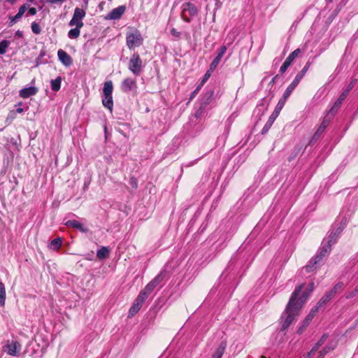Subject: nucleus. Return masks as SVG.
Segmentation results:
<instances>
[{
  "instance_id": "1",
  "label": "nucleus",
  "mask_w": 358,
  "mask_h": 358,
  "mask_svg": "<svg viewBox=\"0 0 358 358\" xmlns=\"http://www.w3.org/2000/svg\"><path fill=\"white\" fill-rule=\"evenodd\" d=\"M303 284L297 286L292 292L288 303L280 317L281 331H285L292 323L299 310L308 299V295L303 294L304 299H298L303 287Z\"/></svg>"
},
{
  "instance_id": "2",
  "label": "nucleus",
  "mask_w": 358,
  "mask_h": 358,
  "mask_svg": "<svg viewBox=\"0 0 358 358\" xmlns=\"http://www.w3.org/2000/svg\"><path fill=\"white\" fill-rule=\"evenodd\" d=\"M330 253L329 244L322 246L317 251L316 255L313 257L308 263L301 269V273L304 271L307 273L315 271L324 262V258L327 257Z\"/></svg>"
},
{
  "instance_id": "3",
  "label": "nucleus",
  "mask_w": 358,
  "mask_h": 358,
  "mask_svg": "<svg viewBox=\"0 0 358 358\" xmlns=\"http://www.w3.org/2000/svg\"><path fill=\"white\" fill-rule=\"evenodd\" d=\"M143 38L138 29L127 32L126 36L127 45L129 49L139 47L142 45Z\"/></svg>"
},
{
  "instance_id": "4",
  "label": "nucleus",
  "mask_w": 358,
  "mask_h": 358,
  "mask_svg": "<svg viewBox=\"0 0 358 358\" xmlns=\"http://www.w3.org/2000/svg\"><path fill=\"white\" fill-rule=\"evenodd\" d=\"M198 13L197 8L192 3L187 2L182 5L181 17L187 22L191 21V18L196 16Z\"/></svg>"
},
{
  "instance_id": "5",
  "label": "nucleus",
  "mask_w": 358,
  "mask_h": 358,
  "mask_svg": "<svg viewBox=\"0 0 358 358\" xmlns=\"http://www.w3.org/2000/svg\"><path fill=\"white\" fill-rule=\"evenodd\" d=\"M166 273V270H162L160 273L152 280H151L142 291L147 295H149L154 289L164 280Z\"/></svg>"
},
{
  "instance_id": "6",
  "label": "nucleus",
  "mask_w": 358,
  "mask_h": 358,
  "mask_svg": "<svg viewBox=\"0 0 358 358\" xmlns=\"http://www.w3.org/2000/svg\"><path fill=\"white\" fill-rule=\"evenodd\" d=\"M284 106L282 104L281 102H278L275 106V108L274 111L272 113V114L270 115L268 120H267L266 123L264 126L262 130V134H266L270 128L271 127L272 124H273L274 121L280 114V112Z\"/></svg>"
},
{
  "instance_id": "7",
  "label": "nucleus",
  "mask_w": 358,
  "mask_h": 358,
  "mask_svg": "<svg viewBox=\"0 0 358 358\" xmlns=\"http://www.w3.org/2000/svg\"><path fill=\"white\" fill-rule=\"evenodd\" d=\"M3 350L10 356L18 357L21 350V345L16 341H8L3 347Z\"/></svg>"
},
{
  "instance_id": "8",
  "label": "nucleus",
  "mask_w": 358,
  "mask_h": 358,
  "mask_svg": "<svg viewBox=\"0 0 358 358\" xmlns=\"http://www.w3.org/2000/svg\"><path fill=\"white\" fill-rule=\"evenodd\" d=\"M142 67V60L138 54L134 53L129 62V69L136 76L140 74Z\"/></svg>"
},
{
  "instance_id": "9",
  "label": "nucleus",
  "mask_w": 358,
  "mask_h": 358,
  "mask_svg": "<svg viewBox=\"0 0 358 358\" xmlns=\"http://www.w3.org/2000/svg\"><path fill=\"white\" fill-rule=\"evenodd\" d=\"M86 13L85 11L80 8H76L74 10V13L72 19L69 22V25L76 26L78 27H83L84 24L82 20L85 17Z\"/></svg>"
},
{
  "instance_id": "10",
  "label": "nucleus",
  "mask_w": 358,
  "mask_h": 358,
  "mask_svg": "<svg viewBox=\"0 0 358 358\" xmlns=\"http://www.w3.org/2000/svg\"><path fill=\"white\" fill-rule=\"evenodd\" d=\"M299 53L300 49L297 48L289 55V56L286 58L280 68L279 71L281 75H282L287 71V68L291 65L294 59L298 56Z\"/></svg>"
},
{
  "instance_id": "11",
  "label": "nucleus",
  "mask_w": 358,
  "mask_h": 358,
  "mask_svg": "<svg viewBox=\"0 0 358 358\" xmlns=\"http://www.w3.org/2000/svg\"><path fill=\"white\" fill-rule=\"evenodd\" d=\"M330 118L331 117H325L323 119L322 123L320 124V125L316 130L315 133L314 134V135L310 142V144H312L314 142H315L318 139V138L320 136V135L324 132V131L325 130L326 127L328 126V124L330 122Z\"/></svg>"
},
{
  "instance_id": "12",
  "label": "nucleus",
  "mask_w": 358,
  "mask_h": 358,
  "mask_svg": "<svg viewBox=\"0 0 358 358\" xmlns=\"http://www.w3.org/2000/svg\"><path fill=\"white\" fill-rule=\"evenodd\" d=\"M59 60L66 66H69L72 64L73 60L71 57L64 50L59 49L57 52Z\"/></svg>"
},
{
  "instance_id": "13",
  "label": "nucleus",
  "mask_w": 358,
  "mask_h": 358,
  "mask_svg": "<svg viewBox=\"0 0 358 358\" xmlns=\"http://www.w3.org/2000/svg\"><path fill=\"white\" fill-rule=\"evenodd\" d=\"M136 87V81L131 78H125L121 83V90L123 92H129Z\"/></svg>"
},
{
  "instance_id": "14",
  "label": "nucleus",
  "mask_w": 358,
  "mask_h": 358,
  "mask_svg": "<svg viewBox=\"0 0 358 358\" xmlns=\"http://www.w3.org/2000/svg\"><path fill=\"white\" fill-rule=\"evenodd\" d=\"M126 7L124 6H120L113 9L108 14V18L110 20H118L124 13Z\"/></svg>"
},
{
  "instance_id": "15",
  "label": "nucleus",
  "mask_w": 358,
  "mask_h": 358,
  "mask_svg": "<svg viewBox=\"0 0 358 358\" xmlns=\"http://www.w3.org/2000/svg\"><path fill=\"white\" fill-rule=\"evenodd\" d=\"M227 51V47L223 45L219 50L217 52V55L211 62L210 67H211V70H215L218 66L222 57L225 54Z\"/></svg>"
},
{
  "instance_id": "16",
  "label": "nucleus",
  "mask_w": 358,
  "mask_h": 358,
  "mask_svg": "<svg viewBox=\"0 0 358 358\" xmlns=\"http://www.w3.org/2000/svg\"><path fill=\"white\" fill-rule=\"evenodd\" d=\"M38 92V89L36 87L30 86L20 90L19 95L23 99L29 98L31 96L35 95Z\"/></svg>"
},
{
  "instance_id": "17",
  "label": "nucleus",
  "mask_w": 358,
  "mask_h": 358,
  "mask_svg": "<svg viewBox=\"0 0 358 358\" xmlns=\"http://www.w3.org/2000/svg\"><path fill=\"white\" fill-rule=\"evenodd\" d=\"M65 225L66 227H70L77 229L83 233H87L88 231V229L87 227H84L83 224H82L80 222H79L78 221H77L76 220L67 221L65 223Z\"/></svg>"
},
{
  "instance_id": "18",
  "label": "nucleus",
  "mask_w": 358,
  "mask_h": 358,
  "mask_svg": "<svg viewBox=\"0 0 358 358\" xmlns=\"http://www.w3.org/2000/svg\"><path fill=\"white\" fill-rule=\"evenodd\" d=\"M328 338V334H323L322 337L319 339V341L315 344V345L313 347L310 352L308 354L307 358H310V355L313 353H315L325 342V341Z\"/></svg>"
},
{
  "instance_id": "19",
  "label": "nucleus",
  "mask_w": 358,
  "mask_h": 358,
  "mask_svg": "<svg viewBox=\"0 0 358 358\" xmlns=\"http://www.w3.org/2000/svg\"><path fill=\"white\" fill-rule=\"evenodd\" d=\"M102 103L103 105L110 110H113V100L112 95H102Z\"/></svg>"
},
{
  "instance_id": "20",
  "label": "nucleus",
  "mask_w": 358,
  "mask_h": 358,
  "mask_svg": "<svg viewBox=\"0 0 358 358\" xmlns=\"http://www.w3.org/2000/svg\"><path fill=\"white\" fill-rule=\"evenodd\" d=\"M226 347H227L226 342L222 341L220 344L218 348L216 349V350L215 351L214 354L212 356V358H222V357L225 351Z\"/></svg>"
},
{
  "instance_id": "21",
  "label": "nucleus",
  "mask_w": 358,
  "mask_h": 358,
  "mask_svg": "<svg viewBox=\"0 0 358 358\" xmlns=\"http://www.w3.org/2000/svg\"><path fill=\"white\" fill-rule=\"evenodd\" d=\"M341 229H338L336 232H331L329 236V241L327 243H323L322 246H325V245L329 244L330 250H331V245L336 243L337 237H338V234L341 233Z\"/></svg>"
},
{
  "instance_id": "22",
  "label": "nucleus",
  "mask_w": 358,
  "mask_h": 358,
  "mask_svg": "<svg viewBox=\"0 0 358 358\" xmlns=\"http://www.w3.org/2000/svg\"><path fill=\"white\" fill-rule=\"evenodd\" d=\"M295 88H296L295 87H294L292 85L290 84L287 87L286 90L285 91V92L282 95V97L278 101V102H281L283 106H285L287 99H288V97L290 96V94H292V92H293V90Z\"/></svg>"
},
{
  "instance_id": "23",
  "label": "nucleus",
  "mask_w": 358,
  "mask_h": 358,
  "mask_svg": "<svg viewBox=\"0 0 358 358\" xmlns=\"http://www.w3.org/2000/svg\"><path fill=\"white\" fill-rule=\"evenodd\" d=\"M113 90V85L111 80L104 83L103 89V95H112Z\"/></svg>"
},
{
  "instance_id": "24",
  "label": "nucleus",
  "mask_w": 358,
  "mask_h": 358,
  "mask_svg": "<svg viewBox=\"0 0 358 358\" xmlns=\"http://www.w3.org/2000/svg\"><path fill=\"white\" fill-rule=\"evenodd\" d=\"M213 96V90L208 91L206 93V94L201 103V104L203 106V107H206V108L207 107V106L211 102Z\"/></svg>"
},
{
  "instance_id": "25",
  "label": "nucleus",
  "mask_w": 358,
  "mask_h": 358,
  "mask_svg": "<svg viewBox=\"0 0 358 358\" xmlns=\"http://www.w3.org/2000/svg\"><path fill=\"white\" fill-rule=\"evenodd\" d=\"M62 78L58 76L55 80H51L50 87L52 91L57 92L61 87Z\"/></svg>"
},
{
  "instance_id": "26",
  "label": "nucleus",
  "mask_w": 358,
  "mask_h": 358,
  "mask_svg": "<svg viewBox=\"0 0 358 358\" xmlns=\"http://www.w3.org/2000/svg\"><path fill=\"white\" fill-rule=\"evenodd\" d=\"M109 254V250L108 248L102 246L99 250L96 252V257L99 259H106Z\"/></svg>"
},
{
  "instance_id": "27",
  "label": "nucleus",
  "mask_w": 358,
  "mask_h": 358,
  "mask_svg": "<svg viewBox=\"0 0 358 358\" xmlns=\"http://www.w3.org/2000/svg\"><path fill=\"white\" fill-rule=\"evenodd\" d=\"M148 297V295H147L145 292H143L142 290L140 292L139 294L138 295L137 298L136 299L134 303L137 304L138 306L142 307L143 303Z\"/></svg>"
},
{
  "instance_id": "28",
  "label": "nucleus",
  "mask_w": 358,
  "mask_h": 358,
  "mask_svg": "<svg viewBox=\"0 0 358 358\" xmlns=\"http://www.w3.org/2000/svg\"><path fill=\"white\" fill-rule=\"evenodd\" d=\"M334 344H329L325 346L322 350L319 352L318 358H324V356L329 353L330 351L333 350L335 348Z\"/></svg>"
},
{
  "instance_id": "29",
  "label": "nucleus",
  "mask_w": 358,
  "mask_h": 358,
  "mask_svg": "<svg viewBox=\"0 0 358 358\" xmlns=\"http://www.w3.org/2000/svg\"><path fill=\"white\" fill-rule=\"evenodd\" d=\"M6 288L2 282L0 281V306H4L6 302Z\"/></svg>"
},
{
  "instance_id": "30",
  "label": "nucleus",
  "mask_w": 358,
  "mask_h": 358,
  "mask_svg": "<svg viewBox=\"0 0 358 358\" xmlns=\"http://www.w3.org/2000/svg\"><path fill=\"white\" fill-rule=\"evenodd\" d=\"M62 244V238H57L53 239L50 242L49 247L54 250H57L60 248Z\"/></svg>"
},
{
  "instance_id": "31",
  "label": "nucleus",
  "mask_w": 358,
  "mask_h": 358,
  "mask_svg": "<svg viewBox=\"0 0 358 358\" xmlns=\"http://www.w3.org/2000/svg\"><path fill=\"white\" fill-rule=\"evenodd\" d=\"M344 287V283L343 282H338L336 285L328 292L331 298L334 297V296L338 292V290L343 289Z\"/></svg>"
},
{
  "instance_id": "32",
  "label": "nucleus",
  "mask_w": 358,
  "mask_h": 358,
  "mask_svg": "<svg viewBox=\"0 0 358 358\" xmlns=\"http://www.w3.org/2000/svg\"><path fill=\"white\" fill-rule=\"evenodd\" d=\"M81 27H76L73 29H71V30H69V31L68 32V36L69 38H77L79 36H80V29Z\"/></svg>"
},
{
  "instance_id": "33",
  "label": "nucleus",
  "mask_w": 358,
  "mask_h": 358,
  "mask_svg": "<svg viewBox=\"0 0 358 358\" xmlns=\"http://www.w3.org/2000/svg\"><path fill=\"white\" fill-rule=\"evenodd\" d=\"M342 103H343V101L338 99L337 101L334 103V106L329 110L328 115H331V116L334 115L335 113L338 110V108L341 107Z\"/></svg>"
},
{
  "instance_id": "34",
  "label": "nucleus",
  "mask_w": 358,
  "mask_h": 358,
  "mask_svg": "<svg viewBox=\"0 0 358 358\" xmlns=\"http://www.w3.org/2000/svg\"><path fill=\"white\" fill-rule=\"evenodd\" d=\"M313 319L309 317V316L307 315V317L305 318V320L303 321V323H302V325L300 326L299 328H298V330H297V333L299 334H301L303 333V331H304V329L308 327V325L309 324L310 322Z\"/></svg>"
},
{
  "instance_id": "35",
  "label": "nucleus",
  "mask_w": 358,
  "mask_h": 358,
  "mask_svg": "<svg viewBox=\"0 0 358 358\" xmlns=\"http://www.w3.org/2000/svg\"><path fill=\"white\" fill-rule=\"evenodd\" d=\"M332 298L330 296V295L327 293L324 294L320 300L317 302L318 306L320 308L323 307L327 303H328Z\"/></svg>"
},
{
  "instance_id": "36",
  "label": "nucleus",
  "mask_w": 358,
  "mask_h": 358,
  "mask_svg": "<svg viewBox=\"0 0 358 358\" xmlns=\"http://www.w3.org/2000/svg\"><path fill=\"white\" fill-rule=\"evenodd\" d=\"M265 100L262 99V103L257 105V110L259 111V113H261V115H262L264 112L267 110V107L268 103H265Z\"/></svg>"
},
{
  "instance_id": "37",
  "label": "nucleus",
  "mask_w": 358,
  "mask_h": 358,
  "mask_svg": "<svg viewBox=\"0 0 358 358\" xmlns=\"http://www.w3.org/2000/svg\"><path fill=\"white\" fill-rule=\"evenodd\" d=\"M141 308V306H139L137 304L134 303V304L131 306V307L130 308V309L129 310V317H133L135 314H136L140 310Z\"/></svg>"
},
{
  "instance_id": "38",
  "label": "nucleus",
  "mask_w": 358,
  "mask_h": 358,
  "mask_svg": "<svg viewBox=\"0 0 358 358\" xmlns=\"http://www.w3.org/2000/svg\"><path fill=\"white\" fill-rule=\"evenodd\" d=\"M8 45L9 42L6 40H3L0 42V55H3L6 53Z\"/></svg>"
},
{
  "instance_id": "39",
  "label": "nucleus",
  "mask_w": 358,
  "mask_h": 358,
  "mask_svg": "<svg viewBox=\"0 0 358 358\" xmlns=\"http://www.w3.org/2000/svg\"><path fill=\"white\" fill-rule=\"evenodd\" d=\"M31 30L35 34H39L41 31V27L38 23L34 22L31 23Z\"/></svg>"
},
{
  "instance_id": "40",
  "label": "nucleus",
  "mask_w": 358,
  "mask_h": 358,
  "mask_svg": "<svg viewBox=\"0 0 358 358\" xmlns=\"http://www.w3.org/2000/svg\"><path fill=\"white\" fill-rule=\"evenodd\" d=\"M214 70H211V67L209 68V69L206 72V73L204 74L203 77V79L201 81V85H204V83L209 79V78L211 76V73Z\"/></svg>"
},
{
  "instance_id": "41",
  "label": "nucleus",
  "mask_w": 358,
  "mask_h": 358,
  "mask_svg": "<svg viewBox=\"0 0 358 358\" xmlns=\"http://www.w3.org/2000/svg\"><path fill=\"white\" fill-rule=\"evenodd\" d=\"M22 17V16L17 13L15 16L13 17H10L9 19H10V22H9V27H12L14 24H15L20 18Z\"/></svg>"
},
{
  "instance_id": "42",
  "label": "nucleus",
  "mask_w": 358,
  "mask_h": 358,
  "mask_svg": "<svg viewBox=\"0 0 358 358\" xmlns=\"http://www.w3.org/2000/svg\"><path fill=\"white\" fill-rule=\"evenodd\" d=\"M303 76H302L301 73H298L295 78L294 79V80L292 82L291 85H292L294 87H296L298 85V84L299 83V82L301 81V80L303 78Z\"/></svg>"
},
{
  "instance_id": "43",
  "label": "nucleus",
  "mask_w": 358,
  "mask_h": 358,
  "mask_svg": "<svg viewBox=\"0 0 358 358\" xmlns=\"http://www.w3.org/2000/svg\"><path fill=\"white\" fill-rule=\"evenodd\" d=\"M320 308V307L318 306V305L317 304L315 307H313L310 310V311L309 314L308 315V316H309V317L313 319L314 317V316L315 315V314L319 311Z\"/></svg>"
},
{
  "instance_id": "44",
  "label": "nucleus",
  "mask_w": 358,
  "mask_h": 358,
  "mask_svg": "<svg viewBox=\"0 0 358 358\" xmlns=\"http://www.w3.org/2000/svg\"><path fill=\"white\" fill-rule=\"evenodd\" d=\"M358 293V287L357 286L354 290H352V292L348 293L346 294V299H352L353 297H355Z\"/></svg>"
},
{
  "instance_id": "45",
  "label": "nucleus",
  "mask_w": 358,
  "mask_h": 358,
  "mask_svg": "<svg viewBox=\"0 0 358 358\" xmlns=\"http://www.w3.org/2000/svg\"><path fill=\"white\" fill-rule=\"evenodd\" d=\"M29 8V5L27 3H24L22 5L18 10V14H20L21 16L23 15V14L25 13V11Z\"/></svg>"
},
{
  "instance_id": "46",
  "label": "nucleus",
  "mask_w": 358,
  "mask_h": 358,
  "mask_svg": "<svg viewBox=\"0 0 358 358\" xmlns=\"http://www.w3.org/2000/svg\"><path fill=\"white\" fill-rule=\"evenodd\" d=\"M129 184L134 189H136L138 187L137 179L134 177H131L129 179Z\"/></svg>"
},
{
  "instance_id": "47",
  "label": "nucleus",
  "mask_w": 358,
  "mask_h": 358,
  "mask_svg": "<svg viewBox=\"0 0 358 358\" xmlns=\"http://www.w3.org/2000/svg\"><path fill=\"white\" fill-rule=\"evenodd\" d=\"M313 289H314V282H311V283L309 284V288H308V292H303L302 296L299 299H304V297H303V294H305L308 295V296L309 294L311 292H313Z\"/></svg>"
},
{
  "instance_id": "48",
  "label": "nucleus",
  "mask_w": 358,
  "mask_h": 358,
  "mask_svg": "<svg viewBox=\"0 0 358 358\" xmlns=\"http://www.w3.org/2000/svg\"><path fill=\"white\" fill-rule=\"evenodd\" d=\"M205 109H206V107H203V106L201 104L199 108L196 110V112L195 113V116L196 117H199L200 116H201L202 114L203 113Z\"/></svg>"
},
{
  "instance_id": "49",
  "label": "nucleus",
  "mask_w": 358,
  "mask_h": 358,
  "mask_svg": "<svg viewBox=\"0 0 358 358\" xmlns=\"http://www.w3.org/2000/svg\"><path fill=\"white\" fill-rule=\"evenodd\" d=\"M203 86V85H201V83L196 87V88L192 92L191 94V96H190V99H192L195 96L196 94H197V93L199 92V91L200 90L201 87Z\"/></svg>"
},
{
  "instance_id": "50",
  "label": "nucleus",
  "mask_w": 358,
  "mask_h": 358,
  "mask_svg": "<svg viewBox=\"0 0 358 358\" xmlns=\"http://www.w3.org/2000/svg\"><path fill=\"white\" fill-rule=\"evenodd\" d=\"M171 34L173 36H176V37H180V32L178 31L175 28H173L171 30Z\"/></svg>"
},
{
  "instance_id": "51",
  "label": "nucleus",
  "mask_w": 358,
  "mask_h": 358,
  "mask_svg": "<svg viewBox=\"0 0 358 358\" xmlns=\"http://www.w3.org/2000/svg\"><path fill=\"white\" fill-rule=\"evenodd\" d=\"M308 67H309V63L308 62L306 66L303 68V69L299 72V73H301L302 76H304V75L306 74V73L307 72L308 69Z\"/></svg>"
},
{
  "instance_id": "52",
  "label": "nucleus",
  "mask_w": 358,
  "mask_h": 358,
  "mask_svg": "<svg viewBox=\"0 0 358 358\" xmlns=\"http://www.w3.org/2000/svg\"><path fill=\"white\" fill-rule=\"evenodd\" d=\"M348 93V91H344L338 97V99L341 101H344L345 98L347 97Z\"/></svg>"
},
{
  "instance_id": "53",
  "label": "nucleus",
  "mask_w": 358,
  "mask_h": 358,
  "mask_svg": "<svg viewBox=\"0 0 358 358\" xmlns=\"http://www.w3.org/2000/svg\"><path fill=\"white\" fill-rule=\"evenodd\" d=\"M28 14L31 15H34L36 14L37 13V10L35 8H28Z\"/></svg>"
},
{
  "instance_id": "54",
  "label": "nucleus",
  "mask_w": 358,
  "mask_h": 358,
  "mask_svg": "<svg viewBox=\"0 0 358 358\" xmlns=\"http://www.w3.org/2000/svg\"><path fill=\"white\" fill-rule=\"evenodd\" d=\"M65 0H47V1L50 3H62Z\"/></svg>"
},
{
  "instance_id": "55",
  "label": "nucleus",
  "mask_w": 358,
  "mask_h": 358,
  "mask_svg": "<svg viewBox=\"0 0 358 358\" xmlns=\"http://www.w3.org/2000/svg\"><path fill=\"white\" fill-rule=\"evenodd\" d=\"M15 36L18 38H22V37H23V32L20 30H17L15 32Z\"/></svg>"
},
{
  "instance_id": "56",
  "label": "nucleus",
  "mask_w": 358,
  "mask_h": 358,
  "mask_svg": "<svg viewBox=\"0 0 358 358\" xmlns=\"http://www.w3.org/2000/svg\"><path fill=\"white\" fill-rule=\"evenodd\" d=\"M278 78H279V75H278V74L275 75V76L271 79V82H270V84H272V85H273V84H274V83H275V80H276Z\"/></svg>"
},
{
  "instance_id": "57",
  "label": "nucleus",
  "mask_w": 358,
  "mask_h": 358,
  "mask_svg": "<svg viewBox=\"0 0 358 358\" xmlns=\"http://www.w3.org/2000/svg\"><path fill=\"white\" fill-rule=\"evenodd\" d=\"M352 87H353V84H352V83H350V84L348 86L347 89H346L345 91H348V93H349V92L352 89Z\"/></svg>"
},
{
  "instance_id": "58",
  "label": "nucleus",
  "mask_w": 358,
  "mask_h": 358,
  "mask_svg": "<svg viewBox=\"0 0 358 358\" xmlns=\"http://www.w3.org/2000/svg\"><path fill=\"white\" fill-rule=\"evenodd\" d=\"M16 110H17V113H22L23 111V109L21 108H17Z\"/></svg>"
},
{
  "instance_id": "59",
  "label": "nucleus",
  "mask_w": 358,
  "mask_h": 358,
  "mask_svg": "<svg viewBox=\"0 0 358 358\" xmlns=\"http://www.w3.org/2000/svg\"><path fill=\"white\" fill-rule=\"evenodd\" d=\"M8 2L10 3L11 4L14 3L15 2V0H6Z\"/></svg>"
},
{
  "instance_id": "60",
  "label": "nucleus",
  "mask_w": 358,
  "mask_h": 358,
  "mask_svg": "<svg viewBox=\"0 0 358 358\" xmlns=\"http://www.w3.org/2000/svg\"><path fill=\"white\" fill-rule=\"evenodd\" d=\"M260 358H266V357H264V356H262V357H260Z\"/></svg>"
},
{
  "instance_id": "61",
  "label": "nucleus",
  "mask_w": 358,
  "mask_h": 358,
  "mask_svg": "<svg viewBox=\"0 0 358 358\" xmlns=\"http://www.w3.org/2000/svg\"><path fill=\"white\" fill-rule=\"evenodd\" d=\"M329 1H331L332 0H329Z\"/></svg>"
},
{
  "instance_id": "62",
  "label": "nucleus",
  "mask_w": 358,
  "mask_h": 358,
  "mask_svg": "<svg viewBox=\"0 0 358 358\" xmlns=\"http://www.w3.org/2000/svg\"><path fill=\"white\" fill-rule=\"evenodd\" d=\"M357 287H358V285H357Z\"/></svg>"
}]
</instances>
